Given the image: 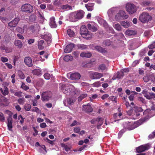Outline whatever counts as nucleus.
Here are the masks:
<instances>
[{
    "mask_svg": "<svg viewBox=\"0 0 155 155\" xmlns=\"http://www.w3.org/2000/svg\"><path fill=\"white\" fill-rule=\"evenodd\" d=\"M116 75L117 76V79H119L122 78L124 76V73L122 71H120L117 72L116 74Z\"/></svg>",
    "mask_w": 155,
    "mask_h": 155,
    "instance_id": "nucleus-36",
    "label": "nucleus"
},
{
    "mask_svg": "<svg viewBox=\"0 0 155 155\" xmlns=\"http://www.w3.org/2000/svg\"><path fill=\"white\" fill-rule=\"evenodd\" d=\"M44 42V41L43 40H41L38 41V46L39 49L41 50L43 49L44 46H43V44Z\"/></svg>",
    "mask_w": 155,
    "mask_h": 155,
    "instance_id": "nucleus-37",
    "label": "nucleus"
},
{
    "mask_svg": "<svg viewBox=\"0 0 155 155\" xmlns=\"http://www.w3.org/2000/svg\"><path fill=\"white\" fill-rule=\"evenodd\" d=\"M109 99L113 101H114L115 102H117V97L114 96H111L109 97Z\"/></svg>",
    "mask_w": 155,
    "mask_h": 155,
    "instance_id": "nucleus-56",
    "label": "nucleus"
},
{
    "mask_svg": "<svg viewBox=\"0 0 155 155\" xmlns=\"http://www.w3.org/2000/svg\"><path fill=\"white\" fill-rule=\"evenodd\" d=\"M81 77L80 74L78 72L72 73L70 75V78L73 80H79Z\"/></svg>",
    "mask_w": 155,
    "mask_h": 155,
    "instance_id": "nucleus-13",
    "label": "nucleus"
},
{
    "mask_svg": "<svg viewBox=\"0 0 155 155\" xmlns=\"http://www.w3.org/2000/svg\"><path fill=\"white\" fill-rule=\"evenodd\" d=\"M111 41L109 40H104L102 42V44L103 46H110L111 44Z\"/></svg>",
    "mask_w": 155,
    "mask_h": 155,
    "instance_id": "nucleus-27",
    "label": "nucleus"
},
{
    "mask_svg": "<svg viewBox=\"0 0 155 155\" xmlns=\"http://www.w3.org/2000/svg\"><path fill=\"white\" fill-rule=\"evenodd\" d=\"M121 24L122 26H123L125 28H127L130 25V24L129 22L124 21H121Z\"/></svg>",
    "mask_w": 155,
    "mask_h": 155,
    "instance_id": "nucleus-34",
    "label": "nucleus"
},
{
    "mask_svg": "<svg viewBox=\"0 0 155 155\" xmlns=\"http://www.w3.org/2000/svg\"><path fill=\"white\" fill-rule=\"evenodd\" d=\"M75 46V45L74 44L71 43L68 44V53L71 51Z\"/></svg>",
    "mask_w": 155,
    "mask_h": 155,
    "instance_id": "nucleus-44",
    "label": "nucleus"
},
{
    "mask_svg": "<svg viewBox=\"0 0 155 155\" xmlns=\"http://www.w3.org/2000/svg\"><path fill=\"white\" fill-rule=\"evenodd\" d=\"M152 31L148 30L145 31L144 33V36L147 38H149L150 36L152 35Z\"/></svg>",
    "mask_w": 155,
    "mask_h": 155,
    "instance_id": "nucleus-31",
    "label": "nucleus"
},
{
    "mask_svg": "<svg viewBox=\"0 0 155 155\" xmlns=\"http://www.w3.org/2000/svg\"><path fill=\"white\" fill-rule=\"evenodd\" d=\"M61 147L64 148L66 151H68V147L67 145H65L64 143H61Z\"/></svg>",
    "mask_w": 155,
    "mask_h": 155,
    "instance_id": "nucleus-53",
    "label": "nucleus"
},
{
    "mask_svg": "<svg viewBox=\"0 0 155 155\" xmlns=\"http://www.w3.org/2000/svg\"><path fill=\"white\" fill-rule=\"evenodd\" d=\"M61 88L63 92L65 94H67L68 93V88L66 86V85L65 84H61Z\"/></svg>",
    "mask_w": 155,
    "mask_h": 155,
    "instance_id": "nucleus-22",
    "label": "nucleus"
},
{
    "mask_svg": "<svg viewBox=\"0 0 155 155\" xmlns=\"http://www.w3.org/2000/svg\"><path fill=\"white\" fill-rule=\"evenodd\" d=\"M7 126L8 130L10 131H12V119L11 116L8 117L7 119Z\"/></svg>",
    "mask_w": 155,
    "mask_h": 155,
    "instance_id": "nucleus-15",
    "label": "nucleus"
},
{
    "mask_svg": "<svg viewBox=\"0 0 155 155\" xmlns=\"http://www.w3.org/2000/svg\"><path fill=\"white\" fill-rule=\"evenodd\" d=\"M50 25L52 28H56L57 25L55 23V19L54 17H52L50 19Z\"/></svg>",
    "mask_w": 155,
    "mask_h": 155,
    "instance_id": "nucleus-21",
    "label": "nucleus"
},
{
    "mask_svg": "<svg viewBox=\"0 0 155 155\" xmlns=\"http://www.w3.org/2000/svg\"><path fill=\"white\" fill-rule=\"evenodd\" d=\"M24 62L25 64L28 67H31L33 66L32 60L30 57H26L24 59Z\"/></svg>",
    "mask_w": 155,
    "mask_h": 155,
    "instance_id": "nucleus-10",
    "label": "nucleus"
},
{
    "mask_svg": "<svg viewBox=\"0 0 155 155\" xmlns=\"http://www.w3.org/2000/svg\"><path fill=\"white\" fill-rule=\"evenodd\" d=\"M75 33L71 29H68V36L73 37L75 36Z\"/></svg>",
    "mask_w": 155,
    "mask_h": 155,
    "instance_id": "nucleus-41",
    "label": "nucleus"
},
{
    "mask_svg": "<svg viewBox=\"0 0 155 155\" xmlns=\"http://www.w3.org/2000/svg\"><path fill=\"white\" fill-rule=\"evenodd\" d=\"M80 33L84 38L89 39L91 38L92 36V33L88 32L87 29L84 25H82L80 28Z\"/></svg>",
    "mask_w": 155,
    "mask_h": 155,
    "instance_id": "nucleus-1",
    "label": "nucleus"
},
{
    "mask_svg": "<svg viewBox=\"0 0 155 155\" xmlns=\"http://www.w3.org/2000/svg\"><path fill=\"white\" fill-rule=\"evenodd\" d=\"M5 120V117L4 116L2 113L0 112V121L4 122Z\"/></svg>",
    "mask_w": 155,
    "mask_h": 155,
    "instance_id": "nucleus-52",
    "label": "nucleus"
},
{
    "mask_svg": "<svg viewBox=\"0 0 155 155\" xmlns=\"http://www.w3.org/2000/svg\"><path fill=\"white\" fill-rule=\"evenodd\" d=\"M14 94L15 96L19 97H21L22 96V92L20 91L15 92Z\"/></svg>",
    "mask_w": 155,
    "mask_h": 155,
    "instance_id": "nucleus-51",
    "label": "nucleus"
},
{
    "mask_svg": "<svg viewBox=\"0 0 155 155\" xmlns=\"http://www.w3.org/2000/svg\"><path fill=\"white\" fill-rule=\"evenodd\" d=\"M148 48L150 49L155 48V41L152 44L149 45Z\"/></svg>",
    "mask_w": 155,
    "mask_h": 155,
    "instance_id": "nucleus-57",
    "label": "nucleus"
},
{
    "mask_svg": "<svg viewBox=\"0 0 155 155\" xmlns=\"http://www.w3.org/2000/svg\"><path fill=\"white\" fill-rule=\"evenodd\" d=\"M109 97V95L107 94H104L101 97V98L102 100H104Z\"/></svg>",
    "mask_w": 155,
    "mask_h": 155,
    "instance_id": "nucleus-64",
    "label": "nucleus"
},
{
    "mask_svg": "<svg viewBox=\"0 0 155 155\" xmlns=\"http://www.w3.org/2000/svg\"><path fill=\"white\" fill-rule=\"evenodd\" d=\"M89 73L90 78L92 79H99L103 76V74L97 72L90 71Z\"/></svg>",
    "mask_w": 155,
    "mask_h": 155,
    "instance_id": "nucleus-7",
    "label": "nucleus"
},
{
    "mask_svg": "<svg viewBox=\"0 0 155 155\" xmlns=\"http://www.w3.org/2000/svg\"><path fill=\"white\" fill-rule=\"evenodd\" d=\"M87 96V94H81L78 98V101H81L83 99L86 97Z\"/></svg>",
    "mask_w": 155,
    "mask_h": 155,
    "instance_id": "nucleus-38",
    "label": "nucleus"
},
{
    "mask_svg": "<svg viewBox=\"0 0 155 155\" xmlns=\"http://www.w3.org/2000/svg\"><path fill=\"white\" fill-rule=\"evenodd\" d=\"M75 101V98L74 97L69 98L68 99V104L71 105H73Z\"/></svg>",
    "mask_w": 155,
    "mask_h": 155,
    "instance_id": "nucleus-42",
    "label": "nucleus"
},
{
    "mask_svg": "<svg viewBox=\"0 0 155 155\" xmlns=\"http://www.w3.org/2000/svg\"><path fill=\"white\" fill-rule=\"evenodd\" d=\"M77 46L78 49L81 50L86 49L87 48V45L84 44H78Z\"/></svg>",
    "mask_w": 155,
    "mask_h": 155,
    "instance_id": "nucleus-32",
    "label": "nucleus"
},
{
    "mask_svg": "<svg viewBox=\"0 0 155 155\" xmlns=\"http://www.w3.org/2000/svg\"><path fill=\"white\" fill-rule=\"evenodd\" d=\"M101 21L102 23L101 24L103 25L104 27H105V28H107L108 27V24L104 20L101 19Z\"/></svg>",
    "mask_w": 155,
    "mask_h": 155,
    "instance_id": "nucleus-46",
    "label": "nucleus"
},
{
    "mask_svg": "<svg viewBox=\"0 0 155 155\" xmlns=\"http://www.w3.org/2000/svg\"><path fill=\"white\" fill-rule=\"evenodd\" d=\"M151 3V2L149 1H145L142 2L141 5L143 6H145L149 5Z\"/></svg>",
    "mask_w": 155,
    "mask_h": 155,
    "instance_id": "nucleus-40",
    "label": "nucleus"
},
{
    "mask_svg": "<svg viewBox=\"0 0 155 155\" xmlns=\"http://www.w3.org/2000/svg\"><path fill=\"white\" fill-rule=\"evenodd\" d=\"M87 26L88 29L92 31H96L97 30V25L95 24H88Z\"/></svg>",
    "mask_w": 155,
    "mask_h": 155,
    "instance_id": "nucleus-16",
    "label": "nucleus"
},
{
    "mask_svg": "<svg viewBox=\"0 0 155 155\" xmlns=\"http://www.w3.org/2000/svg\"><path fill=\"white\" fill-rule=\"evenodd\" d=\"M101 82L99 81L95 82L92 84V85L93 87H98L101 86Z\"/></svg>",
    "mask_w": 155,
    "mask_h": 155,
    "instance_id": "nucleus-48",
    "label": "nucleus"
},
{
    "mask_svg": "<svg viewBox=\"0 0 155 155\" xmlns=\"http://www.w3.org/2000/svg\"><path fill=\"white\" fill-rule=\"evenodd\" d=\"M80 56L82 58H90L92 56V54L90 52H83L81 53Z\"/></svg>",
    "mask_w": 155,
    "mask_h": 155,
    "instance_id": "nucleus-20",
    "label": "nucleus"
},
{
    "mask_svg": "<svg viewBox=\"0 0 155 155\" xmlns=\"http://www.w3.org/2000/svg\"><path fill=\"white\" fill-rule=\"evenodd\" d=\"M84 68H90L92 67V64L91 62H89L87 63L86 64L84 65Z\"/></svg>",
    "mask_w": 155,
    "mask_h": 155,
    "instance_id": "nucleus-58",
    "label": "nucleus"
},
{
    "mask_svg": "<svg viewBox=\"0 0 155 155\" xmlns=\"http://www.w3.org/2000/svg\"><path fill=\"white\" fill-rule=\"evenodd\" d=\"M36 20V16L35 15H32L29 17V21L30 22H33Z\"/></svg>",
    "mask_w": 155,
    "mask_h": 155,
    "instance_id": "nucleus-39",
    "label": "nucleus"
},
{
    "mask_svg": "<svg viewBox=\"0 0 155 155\" xmlns=\"http://www.w3.org/2000/svg\"><path fill=\"white\" fill-rule=\"evenodd\" d=\"M98 68L99 70H101L102 71L107 70V68L104 64H102L99 65Z\"/></svg>",
    "mask_w": 155,
    "mask_h": 155,
    "instance_id": "nucleus-33",
    "label": "nucleus"
},
{
    "mask_svg": "<svg viewBox=\"0 0 155 155\" xmlns=\"http://www.w3.org/2000/svg\"><path fill=\"white\" fill-rule=\"evenodd\" d=\"M124 127L126 129L129 130H131L134 129L139 126L137 122H128L124 124Z\"/></svg>",
    "mask_w": 155,
    "mask_h": 155,
    "instance_id": "nucleus-6",
    "label": "nucleus"
},
{
    "mask_svg": "<svg viewBox=\"0 0 155 155\" xmlns=\"http://www.w3.org/2000/svg\"><path fill=\"white\" fill-rule=\"evenodd\" d=\"M145 52L144 50H142L140 52L139 56L140 57H142L145 55Z\"/></svg>",
    "mask_w": 155,
    "mask_h": 155,
    "instance_id": "nucleus-60",
    "label": "nucleus"
},
{
    "mask_svg": "<svg viewBox=\"0 0 155 155\" xmlns=\"http://www.w3.org/2000/svg\"><path fill=\"white\" fill-rule=\"evenodd\" d=\"M9 102L8 99L4 97L0 98V105L2 106H7L8 105Z\"/></svg>",
    "mask_w": 155,
    "mask_h": 155,
    "instance_id": "nucleus-12",
    "label": "nucleus"
},
{
    "mask_svg": "<svg viewBox=\"0 0 155 155\" xmlns=\"http://www.w3.org/2000/svg\"><path fill=\"white\" fill-rule=\"evenodd\" d=\"M2 61L3 62H7L8 61V58H6L5 57H2L1 58Z\"/></svg>",
    "mask_w": 155,
    "mask_h": 155,
    "instance_id": "nucleus-61",
    "label": "nucleus"
},
{
    "mask_svg": "<svg viewBox=\"0 0 155 155\" xmlns=\"http://www.w3.org/2000/svg\"><path fill=\"white\" fill-rule=\"evenodd\" d=\"M25 99L24 97L19 98L18 100V103L20 104L23 105L25 102Z\"/></svg>",
    "mask_w": 155,
    "mask_h": 155,
    "instance_id": "nucleus-45",
    "label": "nucleus"
},
{
    "mask_svg": "<svg viewBox=\"0 0 155 155\" xmlns=\"http://www.w3.org/2000/svg\"><path fill=\"white\" fill-rule=\"evenodd\" d=\"M68 88L70 94H71L72 92L74 94H76L74 90V87L72 86V85L70 84H68Z\"/></svg>",
    "mask_w": 155,
    "mask_h": 155,
    "instance_id": "nucleus-29",
    "label": "nucleus"
},
{
    "mask_svg": "<svg viewBox=\"0 0 155 155\" xmlns=\"http://www.w3.org/2000/svg\"><path fill=\"white\" fill-rule=\"evenodd\" d=\"M150 147V145L149 143L142 145L136 148L137 153H140L144 152L149 149Z\"/></svg>",
    "mask_w": 155,
    "mask_h": 155,
    "instance_id": "nucleus-5",
    "label": "nucleus"
},
{
    "mask_svg": "<svg viewBox=\"0 0 155 155\" xmlns=\"http://www.w3.org/2000/svg\"><path fill=\"white\" fill-rule=\"evenodd\" d=\"M29 28L30 30H32L33 32H34L36 31L39 30V26L38 24H34L31 25Z\"/></svg>",
    "mask_w": 155,
    "mask_h": 155,
    "instance_id": "nucleus-19",
    "label": "nucleus"
},
{
    "mask_svg": "<svg viewBox=\"0 0 155 155\" xmlns=\"http://www.w3.org/2000/svg\"><path fill=\"white\" fill-rule=\"evenodd\" d=\"M41 37L42 38L44 39L48 44L51 43L52 41V36L50 34L42 35Z\"/></svg>",
    "mask_w": 155,
    "mask_h": 155,
    "instance_id": "nucleus-9",
    "label": "nucleus"
},
{
    "mask_svg": "<svg viewBox=\"0 0 155 155\" xmlns=\"http://www.w3.org/2000/svg\"><path fill=\"white\" fill-rule=\"evenodd\" d=\"M152 17L149 13L146 12H143L139 16V20L142 23H145L152 20Z\"/></svg>",
    "mask_w": 155,
    "mask_h": 155,
    "instance_id": "nucleus-2",
    "label": "nucleus"
},
{
    "mask_svg": "<svg viewBox=\"0 0 155 155\" xmlns=\"http://www.w3.org/2000/svg\"><path fill=\"white\" fill-rule=\"evenodd\" d=\"M52 96L51 92L49 91L43 92L41 95V99L43 101H48Z\"/></svg>",
    "mask_w": 155,
    "mask_h": 155,
    "instance_id": "nucleus-8",
    "label": "nucleus"
},
{
    "mask_svg": "<svg viewBox=\"0 0 155 155\" xmlns=\"http://www.w3.org/2000/svg\"><path fill=\"white\" fill-rule=\"evenodd\" d=\"M31 108V106L30 104H27L25 106V109L27 111H29L30 110Z\"/></svg>",
    "mask_w": 155,
    "mask_h": 155,
    "instance_id": "nucleus-54",
    "label": "nucleus"
},
{
    "mask_svg": "<svg viewBox=\"0 0 155 155\" xmlns=\"http://www.w3.org/2000/svg\"><path fill=\"white\" fill-rule=\"evenodd\" d=\"M19 21L20 19L19 18H15L8 23V26L11 28L15 27L16 26Z\"/></svg>",
    "mask_w": 155,
    "mask_h": 155,
    "instance_id": "nucleus-11",
    "label": "nucleus"
},
{
    "mask_svg": "<svg viewBox=\"0 0 155 155\" xmlns=\"http://www.w3.org/2000/svg\"><path fill=\"white\" fill-rule=\"evenodd\" d=\"M94 5V4L93 3H89L85 5V7H86L88 11H91L93 9V7Z\"/></svg>",
    "mask_w": 155,
    "mask_h": 155,
    "instance_id": "nucleus-23",
    "label": "nucleus"
},
{
    "mask_svg": "<svg viewBox=\"0 0 155 155\" xmlns=\"http://www.w3.org/2000/svg\"><path fill=\"white\" fill-rule=\"evenodd\" d=\"M84 11L81 10L77 11V12H75L76 15L75 17L77 18V20L82 18L84 16Z\"/></svg>",
    "mask_w": 155,
    "mask_h": 155,
    "instance_id": "nucleus-17",
    "label": "nucleus"
},
{
    "mask_svg": "<svg viewBox=\"0 0 155 155\" xmlns=\"http://www.w3.org/2000/svg\"><path fill=\"white\" fill-rule=\"evenodd\" d=\"M18 75L20 78L21 79H24L25 78V76L24 74L21 71H19L18 72Z\"/></svg>",
    "mask_w": 155,
    "mask_h": 155,
    "instance_id": "nucleus-55",
    "label": "nucleus"
},
{
    "mask_svg": "<svg viewBox=\"0 0 155 155\" xmlns=\"http://www.w3.org/2000/svg\"><path fill=\"white\" fill-rule=\"evenodd\" d=\"M15 45L18 48H20L22 46L23 44L22 42L20 40H16L15 42Z\"/></svg>",
    "mask_w": 155,
    "mask_h": 155,
    "instance_id": "nucleus-26",
    "label": "nucleus"
},
{
    "mask_svg": "<svg viewBox=\"0 0 155 155\" xmlns=\"http://www.w3.org/2000/svg\"><path fill=\"white\" fill-rule=\"evenodd\" d=\"M99 120L98 117L94 118L91 120V123L92 124H95L97 122V120Z\"/></svg>",
    "mask_w": 155,
    "mask_h": 155,
    "instance_id": "nucleus-47",
    "label": "nucleus"
},
{
    "mask_svg": "<svg viewBox=\"0 0 155 155\" xmlns=\"http://www.w3.org/2000/svg\"><path fill=\"white\" fill-rule=\"evenodd\" d=\"M125 34L128 35H133L137 34V31L133 30H128L125 32Z\"/></svg>",
    "mask_w": 155,
    "mask_h": 155,
    "instance_id": "nucleus-24",
    "label": "nucleus"
},
{
    "mask_svg": "<svg viewBox=\"0 0 155 155\" xmlns=\"http://www.w3.org/2000/svg\"><path fill=\"white\" fill-rule=\"evenodd\" d=\"M119 14L120 16L122 17H124V18L127 19L128 17V15H126L125 12L123 10H120L119 12Z\"/></svg>",
    "mask_w": 155,
    "mask_h": 155,
    "instance_id": "nucleus-30",
    "label": "nucleus"
},
{
    "mask_svg": "<svg viewBox=\"0 0 155 155\" xmlns=\"http://www.w3.org/2000/svg\"><path fill=\"white\" fill-rule=\"evenodd\" d=\"M23 12H26L28 13L32 12L34 10L33 7L29 4H25L23 5L21 8Z\"/></svg>",
    "mask_w": 155,
    "mask_h": 155,
    "instance_id": "nucleus-4",
    "label": "nucleus"
},
{
    "mask_svg": "<svg viewBox=\"0 0 155 155\" xmlns=\"http://www.w3.org/2000/svg\"><path fill=\"white\" fill-rule=\"evenodd\" d=\"M98 118L99 119L98 120H97V127L98 129H99L100 127L102 124H103V119L101 117H98Z\"/></svg>",
    "mask_w": 155,
    "mask_h": 155,
    "instance_id": "nucleus-35",
    "label": "nucleus"
},
{
    "mask_svg": "<svg viewBox=\"0 0 155 155\" xmlns=\"http://www.w3.org/2000/svg\"><path fill=\"white\" fill-rule=\"evenodd\" d=\"M151 74H147L143 78V79L145 82H147L150 79Z\"/></svg>",
    "mask_w": 155,
    "mask_h": 155,
    "instance_id": "nucleus-28",
    "label": "nucleus"
},
{
    "mask_svg": "<svg viewBox=\"0 0 155 155\" xmlns=\"http://www.w3.org/2000/svg\"><path fill=\"white\" fill-rule=\"evenodd\" d=\"M82 110L87 113L92 112L93 110V108L89 104H88L87 105H84L83 106Z\"/></svg>",
    "mask_w": 155,
    "mask_h": 155,
    "instance_id": "nucleus-14",
    "label": "nucleus"
},
{
    "mask_svg": "<svg viewBox=\"0 0 155 155\" xmlns=\"http://www.w3.org/2000/svg\"><path fill=\"white\" fill-rule=\"evenodd\" d=\"M16 29L18 32L21 34L23 33L24 32V29H23V28H22L18 27Z\"/></svg>",
    "mask_w": 155,
    "mask_h": 155,
    "instance_id": "nucleus-50",
    "label": "nucleus"
},
{
    "mask_svg": "<svg viewBox=\"0 0 155 155\" xmlns=\"http://www.w3.org/2000/svg\"><path fill=\"white\" fill-rule=\"evenodd\" d=\"M114 28L118 31H121L122 30L120 24L118 23L115 24L114 26Z\"/></svg>",
    "mask_w": 155,
    "mask_h": 155,
    "instance_id": "nucleus-43",
    "label": "nucleus"
},
{
    "mask_svg": "<svg viewBox=\"0 0 155 155\" xmlns=\"http://www.w3.org/2000/svg\"><path fill=\"white\" fill-rule=\"evenodd\" d=\"M21 87L25 90H27L29 89V87L25 85L24 84H22Z\"/></svg>",
    "mask_w": 155,
    "mask_h": 155,
    "instance_id": "nucleus-62",
    "label": "nucleus"
},
{
    "mask_svg": "<svg viewBox=\"0 0 155 155\" xmlns=\"http://www.w3.org/2000/svg\"><path fill=\"white\" fill-rule=\"evenodd\" d=\"M75 14V12H71L69 15V18L70 21L75 22L77 21V18Z\"/></svg>",
    "mask_w": 155,
    "mask_h": 155,
    "instance_id": "nucleus-18",
    "label": "nucleus"
},
{
    "mask_svg": "<svg viewBox=\"0 0 155 155\" xmlns=\"http://www.w3.org/2000/svg\"><path fill=\"white\" fill-rule=\"evenodd\" d=\"M150 80L153 82H155V76L153 74H150Z\"/></svg>",
    "mask_w": 155,
    "mask_h": 155,
    "instance_id": "nucleus-63",
    "label": "nucleus"
},
{
    "mask_svg": "<svg viewBox=\"0 0 155 155\" xmlns=\"http://www.w3.org/2000/svg\"><path fill=\"white\" fill-rule=\"evenodd\" d=\"M45 141H46L48 143L50 144L51 145H53L54 143V141H52L50 140L48 138H46V139H44Z\"/></svg>",
    "mask_w": 155,
    "mask_h": 155,
    "instance_id": "nucleus-49",
    "label": "nucleus"
},
{
    "mask_svg": "<svg viewBox=\"0 0 155 155\" xmlns=\"http://www.w3.org/2000/svg\"><path fill=\"white\" fill-rule=\"evenodd\" d=\"M126 8L127 12L130 14H133L137 11L136 6L133 4L128 3L126 5Z\"/></svg>",
    "mask_w": 155,
    "mask_h": 155,
    "instance_id": "nucleus-3",
    "label": "nucleus"
},
{
    "mask_svg": "<svg viewBox=\"0 0 155 155\" xmlns=\"http://www.w3.org/2000/svg\"><path fill=\"white\" fill-rule=\"evenodd\" d=\"M44 77L46 79H49L51 77L50 75L48 73H45L44 75Z\"/></svg>",
    "mask_w": 155,
    "mask_h": 155,
    "instance_id": "nucleus-59",
    "label": "nucleus"
},
{
    "mask_svg": "<svg viewBox=\"0 0 155 155\" xmlns=\"http://www.w3.org/2000/svg\"><path fill=\"white\" fill-rule=\"evenodd\" d=\"M95 49L98 52L103 53L105 52V50L103 48L100 46H96L94 47Z\"/></svg>",
    "mask_w": 155,
    "mask_h": 155,
    "instance_id": "nucleus-25",
    "label": "nucleus"
}]
</instances>
